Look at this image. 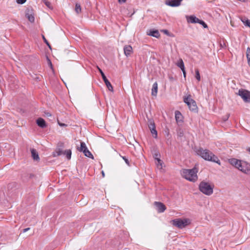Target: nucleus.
<instances>
[{
    "label": "nucleus",
    "mask_w": 250,
    "mask_h": 250,
    "mask_svg": "<svg viewBox=\"0 0 250 250\" xmlns=\"http://www.w3.org/2000/svg\"><path fill=\"white\" fill-rule=\"evenodd\" d=\"M229 163L243 173L250 175V164L235 158L229 160Z\"/></svg>",
    "instance_id": "1"
},
{
    "label": "nucleus",
    "mask_w": 250,
    "mask_h": 250,
    "mask_svg": "<svg viewBox=\"0 0 250 250\" xmlns=\"http://www.w3.org/2000/svg\"><path fill=\"white\" fill-rule=\"evenodd\" d=\"M197 154L205 160L215 162L219 165H221V162L218 157L208 149L200 148L198 150Z\"/></svg>",
    "instance_id": "2"
},
{
    "label": "nucleus",
    "mask_w": 250,
    "mask_h": 250,
    "mask_svg": "<svg viewBox=\"0 0 250 250\" xmlns=\"http://www.w3.org/2000/svg\"><path fill=\"white\" fill-rule=\"evenodd\" d=\"M197 173V170L195 168L191 169H183L181 174L182 176L187 180L194 182L198 179Z\"/></svg>",
    "instance_id": "3"
},
{
    "label": "nucleus",
    "mask_w": 250,
    "mask_h": 250,
    "mask_svg": "<svg viewBox=\"0 0 250 250\" xmlns=\"http://www.w3.org/2000/svg\"><path fill=\"white\" fill-rule=\"evenodd\" d=\"M213 185L204 181L201 182L199 185V190L208 196H209L213 193Z\"/></svg>",
    "instance_id": "4"
},
{
    "label": "nucleus",
    "mask_w": 250,
    "mask_h": 250,
    "mask_svg": "<svg viewBox=\"0 0 250 250\" xmlns=\"http://www.w3.org/2000/svg\"><path fill=\"white\" fill-rule=\"evenodd\" d=\"M170 223L179 229H183L190 224V220L188 218L176 219L171 220Z\"/></svg>",
    "instance_id": "5"
},
{
    "label": "nucleus",
    "mask_w": 250,
    "mask_h": 250,
    "mask_svg": "<svg viewBox=\"0 0 250 250\" xmlns=\"http://www.w3.org/2000/svg\"><path fill=\"white\" fill-rule=\"evenodd\" d=\"M184 102L188 105L189 109L192 111H196L197 109L196 102L194 100L191 98L190 95L184 98Z\"/></svg>",
    "instance_id": "6"
},
{
    "label": "nucleus",
    "mask_w": 250,
    "mask_h": 250,
    "mask_svg": "<svg viewBox=\"0 0 250 250\" xmlns=\"http://www.w3.org/2000/svg\"><path fill=\"white\" fill-rule=\"evenodd\" d=\"M238 94L245 102L250 103V91L246 89H240L238 91Z\"/></svg>",
    "instance_id": "7"
},
{
    "label": "nucleus",
    "mask_w": 250,
    "mask_h": 250,
    "mask_svg": "<svg viewBox=\"0 0 250 250\" xmlns=\"http://www.w3.org/2000/svg\"><path fill=\"white\" fill-rule=\"evenodd\" d=\"M97 68H98L99 72H100V73L102 75V78H103L106 87L108 89V90L111 92H113V87H112L111 84L109 82V81L107 80V79L106 78V76H105V75L104 73V72H103V71L99 67H97Z\"/></svg>",
    "instance_id": "8"
},
{
    "label": "nucleus",
    "mask_w": 250,
    "mask_h": 250,
    "mask_svg": "<svg viewBox=\"0 0 250 250\" xmlns=\"http://www.w3.org/2000/svg\"><path fill=\"white\" fill-rule=\"evenodd\" d=\"M183 0H167L165 3L168 6L171 7H177L181 4V2Z\"/></svg>",
    "instance_id": "9"
},
{
    "label": "nucleus",
    "mask_w": 250,
    "mask_h": 250,
    "mask_svg": "<svg viewBox=\"0 0 250 250\" xmlns=\"http://www.w3.org/2000/svg\"><path fill=\"white\" fill-rule=\"evenodd\" d=\"M25 16L31 22H34L35 18L32 10L29 9H27Z\"/></svg>",
    "instance_id": "10"
},
{
    "label": "nucleus",
    "mask_w": 250,
    "mask_h": 250,
    "mask_svg": "<svg viewBox=\"0 0 250 250\" xmlns=\"http://www.w3.org/2000/svg\"><path fill=\"white\" fill-rule=\"evenodd\" d=\"M155 205L157 208V211L160 212H163L166 209V207L165 205L161 202H156Z\"/></svg>",
    "instance_id": "11"
},
{
    "label": "nucleus",
    "mask_w": 250,
    "mask_h": 250,
    "mask_svg": "<svg viewBox=\"0 0 250 250\" xmlns=\"http://www.w3.org/2000/svg\"><path fill=\"white\" fill-rule=\"evenodd\" d=\"M124 54L126 57L129 56L133 53L132 47L130 45H125L124 47Z\"/></svg>",
    "instance_id": "12"
},
{
    "label": "nucleus",
    "mask_w": 250,
    "mask_h": 250,
    "mask_svg": "<svg viewBox=\"0 0 250 250\" xmlns=\"http://www.w3.org/2000/svg\"><path fill=\"white\" fill-rule=\"evenodd\" d=\"M37 124L41 128H44L46 126V123L44 119L39 118L37 120Z\"/></svg>",
    "instance_id": "13"
},
{
    "label": "nucleus",
    "mask_w": 250,
    "mask_h": 250,
    "mask_svg": "<svg viewBox=\"0 0 250 250\" xmlns=\"http://www.w3.org/2000/svg\"><path fill=\"white\" fill-rule=\"evenodd\" d=\"M187 20H188V22L193 23H198L200 21V19H199L198 18H197L196 17L193 16H189L187 18Z\"/></svg>",
    "instance_id": "14"
},
{
    "label": "nucleus",
    "mask_w": 250,
    "mask_h": 250,
    "mask_svg": "<svg viewBox=\"0 0 250 250\" xmlns=\"http://www.w3.org/2000/svg\"><path fill=\"white\" fill-rule=\"evenodd\" d=\"M158 92V84L156 82L154 83L152 86V88L151 89V95L153 96L156 97L157 96Z\"/></svg>",
    "instance_id": "15"
},
{
    "label": "nucleus",
    "mask_w": 250,
    "mask_h": 250,
    "mask_svg": "<svg viewBox=\"0 0 250 250\" xmlns=\"http://www.w3.org/2000/svg\"><path fill=\"white\" fill-rule=\"evenodd\" d=\"M155 160H156L155 163H156L157 168L159 169H162L163 167V163L161 160L160 158H156Z\"/></svg>",
    "instance_id": "16"
},
{
    "label": "nucleus",
    "mask_w": 250,
    "mask_h": 250,
    "mask_svg": "<svg viewBox=\"0 0 250 250\" xmlns=\"http://www.w3.org/2000/svg\"><path fill=\"white\" fill-rule=\"evenodd\" d=\"M148 35L157 38H158L160 36V33L157 30L150 31V32L148 34Z\"/></svg>",
    "instance_id": "17"
},
{
    "label": "nucleus",
    "mask_w": 250,
    "mask_h": 250,
    "mask_svg": "<svg viewBox=\"0 0 250 250\" xmlns=\"http://www.w3.org/2000/svg\"><path fill=\"white\" fill-rule=\"evenodd\" d=\"M31 152L32 156L33 159L34 160H39L40 158H39L38 153L37 152V151L34 149H32L31 150Z\"/></svg>",
    "instance_id": "18"
},
{
    "label": "nucleus",
    "mask_w": 250,
    "mask_h": 250,
    "mask_svg": "<svg viewBox=\"0 0 250 250\" xmlns=\"http://www.w3.org/2000/svg\"><path fill=\"white\" fill-rule=\"evenodd\" d=\"M87 149L86 144L84 142L81 143L80 147H78L77 149L80 152H84Z\"/></svg>",
    "instance_id": "19"
},
{
    "label": "nucleus",
    "mask_w": 250,
    "mask_h": 250,
    "mask_svg": "<svg viewBox=\"0 0 250 250\" xmlns=\"http://www.w3.org/2000/svg\"><path fill=\"white\" fill-rule=\"evenodd\" d=\"M63 154V151L60 148H58L55 150L54 152H53L52 155L53 157H55L58 156H60Z\"/></svg>",
    "instance_id": "20"
},
{
    "label": "nucleus",
    "mask_w": 250,
    "mask_h": 250,
    "mask_svg": "<svg viewBox=\"0 0 250 250\" xmlns=\"http://www.w3.org/2000/svg\"><path fill=\"white\" fill-rule=\"evenodd\" d=\"M242 22L245 24V26H248L250 28V20L246 18H243L241 19Z\"/></svg>",
    "instance_id": "21"
},
{
    "label": "nucleus",
    "mask_w": 250,
    "mask_h": 250,
    "mask_svg": "<svg viewBox=\"0 0 250 250\" xmlns=\"http://www.w3.org/2000/svg\"><path fill=\"white\" fill-rule=\"evenodd\" d=\"M175 119L177 122L182 120V114L179 111H176L175 112Z\"/></svg>",
    "instance_id": "22"
},
{
    "label": "nucleus",
    "mask_w": 250,
    "mask_h": 250,
    "mask_svg": "<svg viewBox=\"0 0 250 250\" xmlns=\"http://www.w3.org/2000/svg\"><path fill=\"white\" fill-rule=\"evenodd\" d=\"M177 65L179 67H180L181 70L185 69L184 63L182 59L179 60L178 62L177 63Z\"/></svg>",
    "instance_id": "23"
},
{
    "label": "nucleus",
    "mask_w": 250,
    "mask_h": 250,
    "mask_svg": "<svg viewBox=\"0 0 250 250\" xmlns=\"http://www.w3.org/2000/svg\"><path fill=\"white\" fill-rule=\"evenodd\" d=\"M66 155V158L69 160L71 159V150L70 149H67L63 151V154Z\"/></svg>",
    "instance_id": "24"
},
{
    "label": "nucleus",
    "mask_w": 250,
    "mask_h": 250,
    "mask_svg": "<svg viewBox=\"0 0 250 250\" xmlns=\"http://www.w3.org/2000/svg\"><path fill=\"white\" fill-rule=\"evenodd\" d=\"M84 155L87 157L94 159L92 153L88 150V149L85 150L84 152H83Z\"/></svg>",
    "instance_id": "25"
},
{
    "label": "nucleus",
    "mask_w": 250,
    "mask_h": 250,
    "mask_svg": "<svg viewBox=\"0 0 250 250\" xmlns=\"http://www.w3.org/2000/svg\"><path fill=\"white\" fill-rule=\"evenodd\" d=\"M75 10L77 14H79L81 12V7L79 4H76Z\"/></svg>",
    "instance_id": "26"
},
{
    "label": "nucleus",
    "mask_w": 250,
    "mask_h": 250,
    "mask_svg": "<svg viewBox=\"0 0 250 250\" xmlns=\"http://www.w3.org/2000/svg\"><path fill=\"white\" fill-rule=\"evenodd\" d=\"M195 72L196 79L198 80V81H200L201 80V77L199 70L198 69H196Z\"/></svg>",
    "instance_id": "27"
},
{
    "label": "nucleus",
    "mask_w": 250,
    "mask_h": 250,
    "mask_svg": "<svg viewBox=\"0 0 250 250\" xmlns=\"http://www.w3.org/2000/svg\"><path fill=\"white\" fill-rule=\"evenodd\" d=\"M148 127L150 129L155 128V124H154V122L153 121H152V120L149 121Z\"/></svg>",
    "instance_id": "28"
},
{
    "label": "nucleus",
    "mask_w": 250,
    "mask_h": 250,
    "mask_svg": "<svg viewBox=\"0 0 250 250\" xmlns=\"http://www.w3.org/2000/svg\"><path fill=\"white\" fill-rule=\"evenodd\" d=\"M150 130L151 133L153 135V137L155 138H157V132L155 128H152V129H150Z\"/></svg>",
    "instance_id": "29"
},
{
    "label": "nucleus",
    "mask_w": 250,
    "mask_h": 250,
    "mask_svg": "<svg viewBox=\"0 0 250 250\" xmlns=\"http://www.w3.org/2000/svg\"><path fill=\"white\" fill-rule=\"evenodd\" d=\"M43 2L45 5L50 9H52L51 3L47 0H43Z\"/></svg>",
    "instance_id": "30"
},
{
    "label": "nucleus",
    "mask_w": 250,
    "mask_h": 250,
    "mask_svg": "<svg viewBox=\"0 0 250 250\" xmlns=\"http://www.w3.org/2000/svg\"><path fill=\"white\" fill-rule=\"evenodd\" d=\"M198 23L201 24L205 28H206L208 27L207 24L202 20H200Z\"/></svg>",
    "instance_id": "31"
},
{
    "label": "nucleus",
    "mask_w": 250,
    "mask_h": 250,
    "mask_svg": "<svg viewBox=\"0 0 250 250\" xmlns=\"http://www.w3.org/2000/svg\"><path fill=\"white\" fill-rule=\"evenodd\" d=\"M42 38L44 42L47 45V46L49 47V48L51 49V46L50 44L47 41V40L45 38L44 36L42 35Z\"/></svg>",
    "instance_id": "32"
},
{
    "label": "nucleus",
    "mask_w": 250,
    "mask_h": 250,
    "mask_svg": "<svg viewBox=\"0 0 250 250\" xmlns=\"http://www.w3.org/2000/svg\"><path fill=\"white\" fill-rule=\"evenodd\" d=\"M246 55H247V58H250V47H248L247 49Z\"/></svg>",
    "instance_id": "33"
},
{
    "label": "nucleus",
    "mask_w": 250,
    "mask_h": 250,
    "mask_svg": "<svg viewBox=\"0 0 250 250\" xmlns=\"http://www.w3.org/2000/svg\"><path fill=\"white\" fill-rule=\"evenodd\" d=\"M122 158L125 160V163L127 165H129V161L128 160V159L125 156H121Z\"/></svg>",
    "instance_id": "34"
},
{
    "label": "nucleus",
    "mask_w": 250,
    "mask_h": 250,
    "mask_svg": "<svg viewBox=\"0 0 250 250\" xmlns=\"http://www.w3.org/2000/svg\"><path fill=\"white\" fill-rule=\"evenodd\" d=\"M26 0H17V2L18 4H23L26 2Z\"/></svg>",
    "instance_id": "35"
},
{
    "label": "nucleus",
    "mask_w": 250,
    "mask_h": 250,
    "mask_svg": "<svg viewBox=\"0 0 250 250\" xmlns=\"http://www.w3.org/2000/svg\"><path fill=\"white\" fill-rule=\"evenodd\" d=\"M47 60H48V64L50 66L51 68H52V64L51 62V61L48 58H47Z\"/></svg>",
    "instance_id": "36"
},
{
    "label": "nucleus",
    "mask_w": 250,
    "mask_h": 250,
    "mask_svg": "<svg viewBox=\"0 0 250 250\" xmlns=\"http://www.w3.org/2000/svg\"><path fill=\"white\" fill-rule=\"evenodd\" d=\"M58 124L59 125L61 126H66V125H65V124L61 123L59 121H58Z\"/></svg>",
    "instance_id": "37"
},
{
    "label": "nucleus",
    "mask_w": 250,
    "mask_h": 250,
    "mask_svg": "<svg viewBox=\"0 0 250 250\" xmlns=\"http://www.w3.org/2000/svg\"><path fill=\"white\" fill-rule=\"evenodd\" d=\"M181 70L183 72L184 77L185 78L186 77V73L185 69Z\"/></svg>",
    "instance_id": "38"
},
{
    "label": "nucleus",
    "mask_w": 250,
    "mask_h": 250,
    "mask_svg": "<svg viewBox=\"0 0 250 250\" xmlns=\"http://www.w3.org/2000/svg\"><path fill=\"white\" fill-rule=\"evenodd\" d=\"M126 0H118V2L119 3H125V2Z\"/></svg>",
    "instance_id": "39"
},
{
    "label": "nucleus",
    "mask_w": 250,
    "mask_h": 250,
    "mask_svg": "<svg viewBox=\"0 0 250 250\" xmlns=\"http://www.w3.org/2000/svg\"><path fill=\"white\" fill-rule=\"evenodd\" d=\"M29 229H30V228H29L24 229L23 230V232H26L27 231H28V230H29Z\"/></svg>",
    "instance_id": "40"
},
{
    "label": "nucleus",
    "mask_w": 250,
    "mask_h": 250,
    "mask_svg": "<svg viewBox=\"0 0 250 250\" xmlns=\"http://www.w3.org/2000/svg\"><path fill=\"white\" fill-rule=\"evenodd\" d=\"M155 159L156 158H159V157H160V154H158H158H155Z\"/></svg>",
    "instance_id": "41"
},
{
    "label": "nucleus",
    "mask_w": 250,
    "mask_h": 250,
    "mask_svg": "<svg viewBox=\"0 0 250 250\" xmlns=\"http://www.w3.org/2000/svg\"><path fill=\"white\" fill-rule=\"evenodd\" d=\"M247 59H248V64H249V65H250V58H247Z\"/></svg>",
    "instance_id": "42"
},
{
    "label": "nucleus",
    "mask_w": 250,
    "mask_h": 250,
    "mask_svg": "<svg viewBox=\"0 0 250 250\" xmlns=\"http://www.w3.org/2000/svg\"><path fill=\"white\" fill-rule=\"evenodd\" d=\"M164 32L167 33V31L166 30H164Z\"/></svg>",
    "instance_id": "43"
},
{
    "label": "nucleus",
    "mask_w": 250,
    "mask_h": 250,
    "mask_svg": "<svg viewBox=\"0 0 250 250\" xmlns=\"http://www.w3.org/2000/svg\"><path fill=\"white\" fill-rule=\"evenodd\" d=\"M102 175L103 176H104V171H102Z\"/></svg>",
    "instance_id": "44"
},
{
    "label": "nucleus",
    "mask_w": 250,
    "mask_h": 250,
    "mask_svg": "<svg viewBox=\"0 0 250 250\" xmlns=\"http://www.w3.org/2000/svg\"><path fill=\"white\" fill-rule=\"evenodd\" d=\"M248 151L250 152V148L248 149Z\"/></svg>",
    "instance_id": "45"
}]
</instances>
